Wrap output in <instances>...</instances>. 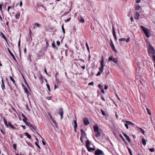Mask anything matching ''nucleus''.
<instances>
[{"label": "nucleus", "instance_id": "obj_1", "mask_svg": "<svg viewBox=\"0 0 155 155\" xmlns=\"http://www.w3.org/2000/svg\"><path fill=\"white\" fill-rule=\"evenodd\" d=\"M148 54L150 56L152 57L154 63V66L155 67V50L154 48L150 44L148 47Z\"/></svg>", "mask_w": 155, "mask_h": 155}, {"label": "nucleus", "instance_id": "obj_2", "mask_svg": "<svg viewBox=\"0 0 155 155\" xmlns=\"http://www.w3.org/2000/svg\"><path fill=\"white\" fill-rule=\"evenodd\" d=\"M140 27L145 34L146 37L147 38H149L150 36L151 35L149 33L148 29L142 25L140 26Z\"/></svg>", "mask_w": 155, "mask_h": 155}, {"label": "nucleus", "instance_id": "obj_3", "mask_svg": "<svg viewBox=\"0 0 155 155\" xmlns=\"http://www.w3.org/2000/svg\"><path fill=\"white\" fill-rule=\"evenodd\" d=\"M3 119L4 123L6 126H7V127H8L9 126L10 127H11L12 129H15V127L14 126H13L10 122L8 123V124L7 122V121L6 120L5 118L4 117Z\"/></svg>", "mask_w": 155, "mask_h": 155}, {"label": "nucleus", "instance_id": "obj_4", "mask_svg": "<svg viewBox=\"0 0 155 155\" xmlns=\"http://www.w3.org/2000/svg\"><path fill=\"white\" fill-rule=\"evenodd\" d=\"M113 61L115 64H117L118 63V60L117 58H113L112 56H110L108 58V61Z\"/></svg>", "mask_w": 155, "mask_h": 155}, {"label": "nucleus", "instance_id": "obj_5", "mask_svg": "<svg viewBox=\"0 0 155 155\" xmlns=\"http://www.w3.org/2000/svg\"><path fill=\"white\" fill-rule=\"evenodd\" d=\"M103 154V152L101 150L97 149L95 151V155H101Z\"/></svg>", "mask_w": 155, "mask_h": 155}, {"label": "nucleus", "instance_id": "obj_6", "mask_svg": "<svg viewBox=\"0 0 155 155\" xmlns=\"http://www.w3.org/2000/svg\"><path fill=\"white\" fill-rule=\"evenodd\" d=\"M63 113L64 112L63 109L62 108H60L59 109L58 114L60 115L61 119H62L63 118Z\"/></svg>", "mask_w": 155, "mask_h": 155}, {"label": "nucleus", "instance_id": "obj_7", "mask_svg": "<svg viewBox=\"0 0 155 155\" xmlns=\"http://www.w3.org/2000/svg\"><path fill=\"white\" fill-rule=\"evenodd\" d=\"M110 45L112 49L116 53L117 52V51L115 48L114 46L112 41H111L110 42Z\"/></svg>", "mask_w": 155, "mask_h": 155}, {"label": "nucleus", "instance_id": "obj_8", "mask_svg": "<svg viewBox=\"0 0 155 155\" xmlns=\"http://www.w3.org/2000/svg\"><path fill=\"white\" fill-rule=\"evenodd\" d=\"M112 30H113V34L114 37V38L115 39L116 41L117 39V37H116V32L115 31L114 28V26H112Z\"/></svg>", "mask_w": 155, "mask_h": 155}, {"label": "nucleus", "instance_id": "obj_9", "mask_svg": "<svg viewBox=\"0 0 155 155\" xmlns=\"http://www.w3.org/2000/svg\"><path fill=\"white\" fill-rule=\"evenodd\" d=\"M95 133L98 132H100L99 130V127H98V126L97 125L94 126L93 127Z\"/></svg>", "mask_w": 155, "mask_h": 155}, {"label": "nucleus", "instance_id": "obj_10", "mask_svg": "<svg viewBox=\"0 0 155 155\" xmlns=\"http://www.w3.org/2000/svg\"><path fill=\"white\" fill-rule=\"evenodd\" d=\"M83 121L84 124L85 125H87L89 124H90L89 122V121L88 120L87 118L84 119L83 120Z\"/></svg>", "mask_w": 155, "mask_h": 155}, {"label": "nucleus", "instance_id": "obj_11", "mask_svg": "<svg viewBox=\"0 0 155 155\" xmlns=\"http://www.w3.org/2000/svg\"><path fill=\"white\" fill-rule=\"evenodd\" d=\"M123 134L125 137L126 140L128 141L130 143L131 142V140L129 136H128L126 134L124 133H123Z\"/></svg>", "mask_w": 155, "mask_h": 155}, {"label": "nucleus", "instance_id": "obj_12", "mask_svg": "<svg viewBox=\"0 0 155 155\" xmlns=\"http://www.w3.org/2000/svg\"><path fill=\"white\" fill-rule=\"evenodd\" d=\"M25 123L26 125L28 126L29 127L32 128L34 129H35V128L33 127V126L30 123L26 122Z\"/></svg>", "mask_w": 155, "mask_h": 155}, {"label": "nucleus", "instance_id": "obj_13", "mask_svg": "<svg viewBox=\"0 0 155 155\" xmlns=\"http://www.w3.org/2000/svg\"><path fill=\"white\" fill-rule=\"evenodd\" d=\"M81 137L84 138L85 137L86 135L85 133L84 132L82 129L81 130Z\"/></svg>", "mask_w": 155, "mask_h": 155}, {"label": "nucleus", "instance_id": "obj_14", "mask_svg": "<svg viewBox=\"0 0 155 155\" xmlns=\"http://www.w3.org/2000/svg\"><path fill=\"white\" fill-rule=\"evenodd\" d=\"M139 16H140L138 12H137L136 13L134 17V18L135 19L138 20L139 18Z\"/></svg>", "mask_w": 155, "mask_h": 155}, {"label": "nucleus", "instance_id": "obj_15", "mask_svg": "<svg viewBox=\"0 0 155 155\" xmlns=\"http://www.w3.org/2000/svg\"><path fill=\"white\" fill-rule=\"evenodd\" d=\"M21 116L23 118L22 119L23 121L25 123L26 122V121L27 120V119L25 117V115L24 114H22Z\"/></svg>", "mask_w": 155, "mask_h": 155}, {"label": "nucleus", "instance_id": "obj_16", "mask_svg": "<svg viewBox=\"0 0 155 155\" xmlns=\"http://www.w3.org/2000/svg\"><path fill=\"white\" fill-rule=\"evenodd\" d=\"M0 35L2 37V38H3L5 40H6L7 39L6 37L2 32H0Z\"/></svg>", "mask_w": 155, "mask_h": 155}, {"label": "nucleus", "instance_id": "obj_17", "mask_svg": "<svg viewBox=\"0 0 155 155\" xmlns=\"http://www.w3.org/2000/svg\"><path fill=\"white\" fill-rule=\"evenodd\" d=\"M8 50L9 54H10L11 55V56L12 57V58H13V59H15V57L14 55L12 53V52H11V51H10V49L8 48Z\"/></svg>", "mask_w": 155, "mask_h": 155}, {"label": "nucleus", "instance_id": "obj_18", "mask_svg": "<svg viewBox=\"0 0 155 155\" xmlns=\"http://www.w3.org/2000/svg\"><path fill=\"white\" fill-rule=\"evenodd\" d=\"M18 47L19 48V53H20V56H21V49L20 48V39L18 41Z\"/></svg>", "mask_w": 155, "mask_h": 155}, {"label": "nucleus", "instance_id": "obj_19", "mask_svg": "<svg viewBox=\"0 0 155 155\" xmlns=\"http://www.w3.org/2000/svg\"><path fill=\"white\" fill-rule=\"evenodd\" d=\"M89 151L91 152L92 150H94L95 149L94 148H91L90 147V146H88V147H86Z\"/></svg>", "mask_w": 155, "mask_h": 155}, {"label": "nucleus", "instance_id": "obj_20", "mask_svg": "<svg viewBox=\"0 0 155 155\" xmlns=\"http://www.w3.org/2000/svg\"><path fill=\"white\" fill-rule=\"evenodd\" d=\"M40 25L37 23H35L34 24V26H33V28L35 29L37 27H40Z\"/></svg>", "mask_w": 155, "mask_h": 155}, {"label": "nucleus", "instance_id": "obj_21", "mask_svg": "<svg viewBox=\"0 0 155 155\" xmlns=\"http://www.w3.org/2000/svg\"><path fill=\"white\" fill-rule=\"evenodd\" d=\"M90 144V142L89 140H87L86 142V147H88V146H89V145Z\"/></svg>", "mask_w": 155, "mask_h": 155}, {"label": "nucleus", "instance_id": "obj_22", "mask_svg": "<svg viewBox=\"0 0 155 155\" xmlns=\"http://www.w3.org/2000/svg\"><path fill=\"white\" fill-rule=\"evenodd\" d=\"M126 123L128 125H132L133 126H134V124L132 123L131 122L129 121H126Z\"/></svg>", "mask_w": 155, "mask_h": 155}, {"label": "nucleus", "instance_id": "obj_23", "mask_svg": "<svg viewBox=\"0 0 155 155\" xmlns=\"http://www.w3.org/2000/svg\"><path fill=\"white\" fill-rule=\"evenodd\" d=\"M9 78H10V80L12 81L13 83L15 85V80H14V79L11 76H9Z\"/></svg>", "mask_w": 155, "mask_h": 155}, {"label": "nucleus", "instance_id": "obj_24", "mask_svg": "<svg viewBox=\"0 0 155 155\" xmlns=\"http://www.w3.org/2000/svg\"><path fill=\"white\" fill-rule=\"evenodd\" d=\"M142 144L143 145H146V142L145 139L144 138H143L142 140Z\"/></svg>", "mask_w": 155, "mask_h": 155}, {"label": "nucleus", "instance_id": "obj_25", "mask_svg": "<svg viewBox=\"0 0 155 155\" xmlns=\"http://www.w3.org/2000/svg\"><path fill=\"white\" fill-rule=\"evenodd\" d=\"M96 134H95V136L96 137H98L101 136V134L100 132H96Z\"/></svg>", "mask_w": 155, "mask_h": 155}, {"label": "nucleus", "instance_id": "obj_26", "mask_svg": "<svg viewBox=\"0 0 155 155\" xmlns=\"http://www.w3.org/2000/svg\"><path fill=\"white\" fill-rule=\"evenodd\" d=\"M104 66H101L100 68H99V70L101 72H102L104 70Z\"/></svg>", "mask_w": 155, "mask_h": 155}, {"label": "nucleus", "instance_id": "obj_27", "mask_svg": "<svg viewBox=\"0 0 155 155\" xmlns=\"http://www.w3.org/2000/svg\"><path fill=\"white\" fill-rule=\"evenodd\" d=\"M38 134L39 135V136L42 139V143L44 145H45L46 143H45V142L44 141V139L42 138V137L40 136V135L38 133Z\"/></svg>", "mask_w": 155, "mask_h": 155}, {"label": "nucleus", "instance_id": "obj_28", "mask_svg": "<svg viewBox=\"0 0 155 155\" xmlns=\"http://www.w3.org/2000/svg\"><path fill=\"white\" fill-rule=\"evenodd\" d=\"M25 135L27 136V137L29 139H30L31 138V136L29 134H28V133H25Z\"/></svg>", "mask_w": 155, "mask_h": 155}, {"label": "nucleus", "instance_id": "obj_29", "mask_svg": "<svg viewBox=\"0 0 155 155\" xmlns=\"http://www.w3.org/2000/svg\"><path fill=\"white\" fill-rule=\"evenodd\" d=\"M23 88H24V90L25 91V92L26 94H28V91L27 88L26 87H25Z\"/></svg>", "mask_w": 155, "mask_h": 155}, {"label": "nucleus", "instance_id": "obj_30", "mask_svg": "<svg viewBox=\"0 0 155 155\" xmlns=\"http://www.w3.org/2000/svg\"><path fill=\"white\" fill-rule=\"evenodd\" d=\"M126 39L125 38H121L119 39V41H126Z\"/></svg>", "mask_w": 155, "mask_h": 155}, {"label": "nucleus", "instance_id": "obj_31", "mask_svg": "<svg viewBox=\"0 0 155 155\" xmlns=\"http://www.w3.org/2000/svg\"><path fill=\"white\" fill-rule=\"evenodd\" d=\"M1 87L2 89V90L4 91V89H5V85L4 84V83H3V84H2L1 85Z\"/></svg>", "mask_w": 155, "mask_h": 155}, {"label": "nucleus", "instance_id": "obj_32", "mask_svg": "<svg viewBox=\"0 0 155 155\" xmlns=\"http://www.w3.org/2000/svg\"><path fill=\"white\" fill-rule=\"evenodd\" d=\"M20 14L19 13H17L15 16V17L16 19H18L20 17Z\"/></svg>", "mask_w": 155, "mask_h": 155}, {"label": "nucleus", "instance_id": "obj_33", "mask_svg": "<svg viewBox=\"0 0 155 155\" xmlns=\"http://www.w3.org/2000/svg\"><path fill=\"white\" fill-rule=\"evenodd\" d=\"M140 8V7L139 5H137L136 6V8H135V10H139Z\"/></svg>", "mask_w": 155, "mask_h": 155}, {"label": "nucleus", "instance_id": "obj_34", "mask_svg": "<svg viewBox=\"0 0 155 155\" xmlns=\"http://www.w3.org/2000/svg\"><path fill=\"white\" fill-rule=\"evenodd\" d=\"M104 60L103 59L101 60V66H104Z\"/></svg>", "mask_w": 155, "mask_h": 155}, {"label": "nucleus", "instance_id": "obj_35", "mask_svg": "<svg viewBox=\"0 0 155 155\" xmlns=\"http://www.w3.org/2000/svg\"><path fill=\"white\" fill-rule=\"evenodd\" d=\"M98 87H99V88L101 90H102L103 89V86L102 85H101L100 84H99L98 85Z\"/></svg>", "mask_w": 155, "mask_h": 155}, {"label": "nucleus", "instance_id": "obj_36", "mask_svg": "<svg viewBox=\"0 0 155 155\" xmlns=\"http://www.w3.org/2000/svg\"><path fill=\"white\" fill-rule=\"evenodd\" d=\"M35 145L36 146H37L39 148V149H40V146L38 145V142H36L35 143Z\"/></svg>", "mask_w": 155, "mask_h": 155}, {"label": "nucleus", "instance_id": "obj_37", "mask_svg": "<svg viewBox=\"0 0 155 155\" xmlns=\"http://www.w3.org/2000/svg\"><path fill=\"white\" fill-rule=\"evenodd\" d=\"M147 112L148 114L149 115H151V113H150V110L149 109L147 108Z\"/></svg>", "mask_w": 155, "mask_h": 155}, {"label": "nucleus", "instance_id": "obj_38", "mask_svg": "<svg viewBox=\"0 0 155 155\" xmlns=\"http://www.w3.org/2000/svg\"><path fill=\"white\" fill-rule=\"evenodd\" d=\"M46 86L48 90L49 91H50L51 90L49 85L48 84H46Z\"/></svg>", "mask_w": 155, "mask_h": 155}, {"label": "nucleus", "instance_id": "obj_39", "mask_svg": "<svg viewBox=\"0 0 155 155\" xmlns=\"http://www.w3.org/2000/svg\"><path fill=\"white\" fill-rule=\"evenodd\" d=\"M140 131L143 134H144L145 131L144 130H143L141 128H140Z\"/></svg>", "mask_w": 155, "mask_h": 155}, {"label": "nucleus", "instance_id": "obj_40", "mask_svg": "<svg viewBox=\"0 0 155 155\" xmlns=\"http://www.w3.org/2000/svg\"><path fill=\"white\" fill-rule=\"evenodd\" d=\"M86 47L87 48V50L89 51V46H88V45L87 43H86Z\"/></svg>", "mask_w": 155, "mask_h": 155}, {"label": "nucleus", "instance_id": "obj_41", "mask_svg": "<svg viewBox=\"0 0 155 155\" xmlns=\"http://www.w3.org/2000/svg\"><path fill=\"white\" fill-rule=\"evenodd\" d=\"M61 28H62V29L63 32L64 34L65 33V32L64 29V28L63 25H62Z\"/></svg>", "mask_w": 155, "mask_h": 155}, {"label": "nucleus", "instance_id": "obj_42", "mask_svg": "<svg viewBox=\"0 0 155 155\" xmlns=\"http://www.w3.org/2000/svg\"><path fill=\"white\" fill-rule=\"evenodd\" d=\"M80 22L81 23H84V20L83 18H81L80 20Z\"/></svg>", "mask_w": 155, "mask_h": 155}, {"label": "nucleus", "instance_id": "obj_43", "mask_svg": "<svg viewBox=\"0 0 155 155\" xmlns=\"http://www.w3.org/2000/svg\"><path fill=\"white\" fill-rule=\"evenodd\" d=\"M119 136L120 138H121L122 139V140H123V141L125 140V139L124 138V137H123V136L121 134H120Z\"/></svg>", "mask_w": 155, "mask_h": 155}, {"label": "nucleus", "instance_id": "obj_44", "mask_svg": "<svg viewBox=\"0 0 155 155\" xmlns=\"http://www.w3.org/2000/svg\"><path fill=\"white\" fill-rule=\"evenodd\" d=\"M101 113L103 115H105V114L104 113V111L102 110H101Z\"/></svg>", "mask_w": 155, "mask_h": 155}, {"label": "nucleus", "instance_id": "obj_45", "mask_svg": "<svg viewBox=\"0 0 155 155\" xmlns=\"http://www.w3.org/2000/svg\"><path fill=\"white\" fill-rule=\"evenodd\" d=\"M154 148H150L149 149L150 151L151 152H153L154 151Z\"/></svg>", "mask_w": 155, "mask_h": 155}, {"label": "nucleus", "instance_id": "obj_46", "mask_svg": "<svg viewBox=\"0 0 155 155\" xmlns=\"http://www.w3.org/2000/svg\"><path fill=\"white\" fill-rule=\"evenodd\" d=\"M44 71H45V72L46 73V74H47V75H48V76H49V77L50 76V75H49L48 74V72H47V71H46V69H45V70H44Z\"/></svg>", "mask_w": 155, "mask_h": 155}, {"label": "nucleus", "instance_id": "obj_47", "mask_svg": "<svg viewBox=\"0 0 155 155\" xmlns=\"http://www.w3.org/2000/svg\"><path fill=\"white\" fill-rule=\"evenodd\" d=\"M13 148L15 150H16V144H14L13 145Z\"/></svg>", "mask_w": 155, "mask_h": 155}, {"label": "nucleus", "instance_id": "obj_48", "mask_svg": "<svg viewBox=\"0 0 155 155\" xmlns=\"http://www.w3.org/2000/svg\"><path fill=\"white\" fill-rule=\"evenodd\" d=\"M128 150L129 151V153H130V154H132V153L131 151V150L129 148H128Z\"/></svg>", "mask_w": 155, "mask_h": 155}, {"label": "nucleus", "instance_id": "obj_49", "mask_svg": "<svg viewBox=\"0 0 155 155\" xmlns=\"http://www.w3.org/2000/svg\"><path fill=\"white\" fill-rule=\"evenodd\" d=\"M130 38L129 37L127 39H126V41L127 42H128L130 40Z\"/></svg>", "mask_w": 155, "mask_h": 155}, {"label": "nucleus", "instance_id": "obj_50", "mask_svg": "<svg viewBox=\"0 0 155 155\" xmlns=\"http://www.w3.org/2000/svg\"><path fill=\"white\" fill-rule=\"evenodd\" d=\"M93 84H94V83L92 82H91L90 83H89V84H88V85H93Z\"/></svg>", "mask_w": 155, "mask_h": 155}, {"label": "nucleus", "instance_id": "obj_51", "mask_svg": "<svg viewBox=\"0 0 155 155\" xmlns=\"http://www.w3.org/2000/svg\"><path fill=\"white\" fill-rule=\"evenodd\" d=\"M128 124H127L126 123L125 124V126L126 127V128L127 129H128Z\"/></svg>", "mask_w": 155, "mask_h": 155}, {"label": "nucleus", "instance_id": "obj_52", "mask_svg": "<svg viewBox=\"0 0 155 155\" xmlns=\"http://www.w3.org/2000/svg\"><path fill=\"white\" fill-rule=\"evenodd\" d=\"M40 79H41L42 80V81H43V76L41 74H40Z\"/></svg>", "mask_w": 155, "mask_h": 155}, {"label": "nucleus", "instance_id": "obj_53", "mask_svg": "<svg viewBox=\"0 0 155 155\" xmlns=\"http://www.w3.org/2000/svg\"><path fill=\"white\" fill-rule=\"evenodd\" d=\"M52 46L53 48H54L55 47V44L54 43H53L52 44Z\"/></svg>", "mask_w": 155, "mask_h": 155}, {"label": "nucleus", "instance_id": "obj_54", "mask_svg": "<svg viewBox=\"0 0 155 155\" xmlns=\"http://www.w3.org/2000/svg\"><path fill=\"white\" fill-rule=\"evenodd\" d=\"M70 19H71V18H70L67 19L66 20H65V21H66V22L69 21L70 20Z\"/></svg>", "mask_w": 155, "mask_h": 155}, {"label": "nucleus", "instance_id": "obj_55", "mask_svg": "<svg viewBox=\"0 0 155 155\" xmlns=\"http://www.w3.org/2000/svg\"><path fill=\"white\" fill-rule=\"evenodd\" d=\"M58 46H59L60 45V42L59 41H57L56 42Z\"/></svg>", "mask_w": 155, "mask_h": 155}, {"label": "nucleus", "instance_id": "obj_56", "mask_svg": "<svg viewBox=\"0 0 155 155\" xmlns=\"http://www.w3.org/2000/svg\"><path fill=\"white\" fill-rule=\"evenodd\" d=\"M108 86L107 85H105V86H104V89L105 90H107V88H108Z\"/></svg>", "mask_w": 155, "mask_h": 155}, {"label": "nucleus", "instance_id": "obj_57", "mask_svg": "<svg viewBox=\"0 0 155 155\" xmlns=\"http://www.w3.org/2000/svg\"><path fill=\"white\" fill-rule=\"evenodd\" d=\"M22 5V1H20L19 4V5L20 7H21Z\"/></svg>", "mask_w": 155, "mask_h": 155}, {"label": "nucleus", "instance_id": "obj_58", "mask_svg": "<svg viewBox=\"0 0 155 155\" xmlns=\"http://www.w3.org/2000/svg\"><path fill=\"white\" fill-rule=\"evenodd\" d=\"M74 125L75 124H77V122H76V120H74Z\"/></svg>", "mask_w": 155, "mask_h": 155}, {"label": "nucleus", "instance_id": "obj_59", "mask_svg": "<svg viewBox=\"0 0 155 155\" xmlns=\"http://www.w3.org/2000/svg\"><path fill=\"white\" fill-rule=\"evenodd\" d=\"M130 20H131V22H132L133 21L134 18H133V17H131L130 18Z\"/></svg>", "mask_w": 155, "mask_h": 155}, {"label": "nucleus", "instance_id": "obj_60", "mask_svg": "<svg viewBox=\"0 0 155 155\" xmlns=\"http://www.w3.org/2000/svg\"><path fill=\"white\" fill-rule=\"evenodd\" d=\"M46 99L48 100H49L51 99V98L50 97H46Z\"/></svg>", "mask_w": 155, "mask_h": 155}, {"label": "nucleus", "instance_id": "obj_61", "mask_svg": "<svg viewBox=\"0 0 155 155\" xmlns=\"http://www.w3.org/2000/svg\"><path fill=\"white\" fill-rule=\"evenodd\" d=\"M100 74H101V72H100L99 71V72H98L97 74V76H99V75H100Z\"/></svg>", "mask_w": 155, "mask_h": 155}, {"label": "nucleus", "instance_id": "obj_62", "mask_svg": "<svg viewBox=\"0 0 155 155\" xmlns=\"http://www.w3.org/2000/svg\"><path fill=\"white\" fill-rule=\"evenodd\" d=\"M140 1V0H136V2L137 3H138Z\"/></svg>", "mask_w": 155, "mask_h": 155}, {"label": "nucleus", "instance_id": "obj_63", "mask_svg": "<svg viewBox=\"0 0 155 155\" xmlns=\"http://www.w3.org/2000/svg\"><path fill=\"white\" fill-rule=\"evenodd\" d=\"M101 98L102 100L103 101H105V100L104 98V97L102 96H101Z\"/></svg>", "mask_w": 155, "mask_h": 155}, {"label": "nucleus", "instance_id": "obj_64", "mask_svg": "<svg viewBox=\"0 0 155 155\" xmlns=\"http://www.w3.org/2000/svg\"><path fill=\"white\" fill-rule=\"evenodd\" d=\"M24 52L25 54H26V48H25L24 49Z\"/></svg>", "mask_w": 155, "mask_h": 155}]
</instances>
